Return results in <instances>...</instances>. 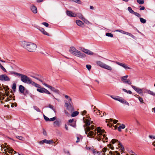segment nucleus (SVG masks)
Listing matches in <instances>:
<instances>
[{
  "mask_svg": "<svg viewBox=\"0 0 155 155\" xmlns=\"http://www.w3.org/2000/svg\"><path fill=\"white\" fill-rule=\"evenodd\" d=\"M87 119L84 120V117H83L84 122L85 123V125L87 127L85 128L84 130L85 133L87 135V137H91L94 134L95 137V138L97 139L98 141L101 140L103 142H104V138H105V140L107 139V137H106V135L103 134L105 133V131L104 130H102L100 127H97V129L94 130V133L93 131H90L91 130H93L94 128V126L92 125L90 127L89 126L91 124V119L90 117L88 115L86 116Z\"/></svg>",
  "mask_w": 155,
  "mask_h": 155,
  "instance_id": "nucleus-1",
  "label": "nucleus"
},
{
  "mask_svg": "<svg viewBox=\"0 0 155 155\" xmlns=\"http://www.w3.org/2000/svg\"><path fill=\"white\" fill-rule=\"evenodd\" d=\"M116 142H117V143L118 144V147L119 148V150L121 151V153L120 154L117 151H116L115 152H113L112 151L109 152V153L111 155H128L127 153L125 152H124V148L121 144L117 140L115 139H113L112 140L111 142L112 144H114Z\"/></svg>",
  "mask_w": 155,
  "mask_h": 155,
  "instance_id": "nucleus-2",
  "label": "nucleus"
},
{
  "mask_svg": "<svg viewBox=\"0 0 155 155\" xmlns=\"http://www.w3.org/2000/svg\"><path fill=\"white\" fill-rule=\"evenodd\" d=\"M21 46L28 51L34 52L37 48L36 45L33 43L24 41L22 43Z\"/></svg>",
  "mask_w": 155,
  "mask_h": 155,
  "instance_id": "nucleus-3",
  "label": "nucleus"
},
{
  "mask_svg": "<svg viewBox=\"0 0 155 155\" xmlns=\"http://www.w3.org/2000/svg\"><path fill=\"white\" fill-rule=\"evenodd\" d=\"M69 51L73 55L80 58H84L85 56V54L81 53L80 51L77 50L74 47H71Z\"/></svg>",
  "mask_w": 155,
  "mask_h": 155,
  "instance_id": "nucleus-4",
  "label": "nucleus"
},
{
  "mask_svg": "<svg viewBox=\"0 0 155 155\" xmlns=\"http://www.w3.org/2000/svg\"><path fill=\"white\" fill-rule=\"evenodd\" d=\"M96 64L101 67L107 69L109 71H111L112 68L110 66L100 61H98L96 62Z\"/></svg>",
  "mask_w": 155,
  "mask_h": 155,
  "instance_id": "nucleus-5",
  "label": "nucleus"
},
{
  "mask_svg": "<svg viewBox=\"0 0 155 155\" xmlns=\"http://www.w3.org/2000/svg\"><path fill=\"white\" fill-rule=\"evenodd\" d=\"M18 77H21V81L25 83L28 84L30 79L27 76L21 74H19Z\"/></svg>",
  "mask_w": 155,
  "mask_h": 155,
  "instance_id": "nucleus-6",
  "label": "nucleus"
},
{
  "mask_svg": "<svg viewBox=\"0 0 155 155\" xmlns=\"http://www.w3.org/2000/svg\"><path fill=\"white\" fill-rule=\"evenodd\" d=\"M71 99L70 98L69 99L68 103L67 102H65V107H67V108L71 112H72L74 110V108L73 106L72 105L71 103Z\"/></svg>",
  "mask_w": 155,
  "mask_h": 155,
  "instance_id": "nucleus-7",
  "label": "nucleus"
},
{
  "mask_svg": "<svg viewBox=\"0 0 155 155\" xmlns=\"http://www.w3.org/2000/svg\"><path fill=\"white\" fill-rule=\"evenodd\" d=\"M37 91L41 93H45V94H51V93L47 89L44 87H41V86L39 88H38L37 89Z\"/></svg>",
  "mask_w": 155,
  "mask_h": 155,
  "instance_id": "nucleus-8",
  "label": "nucleus"
},
{
  "mask_svg": "<svg viewBox=\"0 0 155 155\" xmlns=\"http://www.w3.org/2000/svg\"><path fill=\"white\" fill-rule=\"evenodd\" d=\"M10 79L6 74H2L0 75V80L2 81H9Z\"/></svg>",
  "mask_w": 155,
  "mask_h": 155,
  "instance_id": "nucleus-9",
  "label": "nucleus"
},
{
  "mask_svg": "<svg viewBox=\"0 0 155 155\" xmlns=\"http://www.w3.org/2000/svg\"><path fill=\"white\" fill-rule=\"evenodd\" d=\"M39 80L41 82L42 84L44 85L50 89L51 91L55 92H57V90L54 87L46 84L42 80Z\"/></svg>",
  "mask_w": 155,
  "mask_h": 155,
  "instance_id": "nucleus-10",
  "label": "nucleus"
},
{
  "mask_svg": "<svg viewBox=\"0 0 155 155\" xmlns=\"http://www.w3.org/2000/svg\"><path fill=\"white\" fill-rule=\"evenodd\" d=\"M4 151H5V153L6 154V155H7V152H8V153H9L13 154L16 153V152L15 151H14L12 149L10 148L9 147H8L7 148L5 149Z\"/></svg>",
  "mask_w": 155,
  "mask_h": 155,
  "instance_id": "nucleus-11",
  "label": "nucleus"
},
{
  "mask_svg": "<svg viewBox=\"0 0 155 155\" xmlns=\"http://www.w3.org/2000/svg\"><path fill=\"white\" fill-rule=\"evenodd\" d=\"M131 86L139 94H142L143 92L142 89L133 85Z\"/></svg>",
  "mask_w": 155,
  "mask_h": 155,
  "instance_id": "nucleus-12",
  "label": "nucleus"
},
{
  "mask_svg": "<svg viewBox=\"0 0 155 155\" xmlns=\"http://www.w3.org/2000/svg\"><path fill=\"white\" fill-rule=\"evenodd\" d=\"M116 99L117 101H118L122 103L125 104L128 106L130 105L129 104L127 101L121 97L117 96V99Z\"/></svg>",
  "mask_w": 155,
  "mask_h": 155,
  "instance_id": "nucleus-13",
  "label": "nucleus"
},
{
  "mask_svg": "<svg viewBox=\"0 0 155 155\" xmlns=\"http://www.w3.org/2000/svg\"><path fill=\"white\" fill-rule=\"evenodd\" d=\"M116 63L123 67V68H124L126 70H127V69H131V68H130V67H129L126 64H123V63H120V62H116Z\"/></svg>",
  "mask_w": 155,
  "mask_h": 155,
  "instance_id": "nucleus-14",
  "label": "nucleus"
},
{
  "mask_svg": "<svg viewBox=\"0 0 155 155\" xmlns=\"http://www.w3.org/2000/svg\"><path fill=\"white\" fill-rule=\"evenodd\" d=\"M67 15L71 17H75L77 16V14L73 13L72 12L67 10L66 12Z\"/></svg>",
  "mask_w": 155,
  "mask_h": 155,
  "instance_id": "nucleus-15",
  "label": "nucleus"
},
{
  "mask_svg": "<svg viewBox=\"0 0 155 155\" xmlns=\"http://www.w3.org/2000/svg\"><path fill=\"white\" fill-rule=\"evenodd\" d=\"M81 50L84 53L89 55H92L93 54V53L92 51L87 49H85L84 48H82Z\"/></svg>",
  "mask_w": 155,
  "mask_h": 155,
  "instance_id": "nucleus-16",
  "label": "nucleus"
},
{
  "mask_svg": "<svg viewBox=\"0 0 155 155\" xmlns=\"http://www.w3.org/2000/svg\"><path fill=\"white\" fill-rule=\"evenodd\" d=\"M76 23L79 26L83 28L84 26V23L81 21L79 20H77L76 21Z\"/></svg>",
  "mask_w": 155,
  "mask_h": 155,
  "instance_id": "nucleus-17",
  "label": "nucleus"
},
{
  "mask_svg": "<svg viewBox=\"0 0 155 155\" xmlns=\"http://www.w3.org/2000/svg\"><path fill=\"white\" fill-rule=\"evenodd\" d=\"M61 125V121L59 120H56L54 122V127H59Z\"/></svg>",
  "mask_w": 155,
  "mask_h": 155,
  "instance_id": "nucleus-18",
  "label": "nucleus"
},
{
  "mask_svg": "<svg viewBox=\"0 0 155 155\" xmlns=\"http://www.w3.org/2000/svg\"><path fill=\"white\" fill-rule=\"evenodd\" d=\"M38 29L44 35L48 36L49 35V34L48 33H47L46 31H45L44 28H38Z\"/></svg>",
  "mask_w": 155,
  "mask_h": 155,
  "instance_id": "nucleus-19",
  "label": "nucleus"
},
{
  "mask_svg": "<svg viewBox=\"0 0 155 155\" xmlns=\"http://www.w3.org/2000/svg\"><path fill=\"white\" fill-rule=\"evenodd\" d=\"M25 88L22 85H20L19 87V91L21 93L23 94L24 93Z\"/></svg>",
  "mask_w": 155,
  "mask_h": 155,
  "instance_id": "nucleus-20",
  "label": "nucleus"
},
{
  "mask_svg": "<svg viewBox=\"0 0 155 155\" xmlns=\"http://www.w3.org/2000/svg\"><path fill=\"white\" fill-rule=\"evenodd\" d=\"M31 9L32 12L34 13H36L37 12V8L35 6L32 5Z\"/></svg>",
  "mask_w": 155,
  "mask_h": 155,
  "instance_id": "nucleus-21",
  "label": "nucleus"
},
{
  "mask_svg": "<svg viewBox=\"0 0 155 155\" xmlns=\"http://www.w3.org/2000/svg\"><path fill=\"white\" fill-rule=\"evenodd\" d=\"M94 111L95 114H96L97 115H100L101 114L99 110H98L95 107H94Z\"/></svg>",
  "mask_w": 155,
  "mask_h": 155,
  "instance_id": "nucleus-22",
  "label": "nucleus"
},
{
  "mask_svg": "<svg viewBox=\"0 0 155 155\" xmlns=\"http://www.w3.org/2000/svg\"><path fill=\"white\" fill-rule=\"evenodd\" d=\"M128 75H126L125 76L122 77L121 78V80L123 82L125 83L126 82L127 79L128 78Z\"/></svg>",
  "mask_w": 155,
  "mask_h": 155,
  "instance_id": "nucleus-23",
  "label": "nucleus"
},
{
  "mask_svg": "<svg viewBox=\"0 0 155 155\" xmlns=\"http://www.w3.org/2000/svg\"><path fill=\"white\" fill-rule=\"evenodd\" d=\"M43 141L45 143L47 144H50L51 143H54L52 140H48L46 139H45L43 140Z\"/></svg>",
  "mask_w": 155,
  "mask_h": 155,
  "instance_id": "nucleus-24",
  "label": "nucleus"
},
{
  "mask_svg": "<svg viewBox=\"0 0 155 155\" xmlns=\"http://www.w3.org/2000/svg\"><path fill=\"white\" fill-rule=\"evenodd\" d=\"M125 127V126L124 124H122L121 126H120L118 127V130L119 131H121V129H124Z\"/></svg>",
  "mask_w": 155,
  "mask_h": 155,
  "instance_id": "nucleus-25",
  "label": "nucleus"
},
{
  "mask_svg": "<svg viewBox=\"0 0 155 155\" xmlns=\"http://www.w3.org/2000/svg\"><path fill=\"white\" fill-rule=\"evenodd\" d=\"M9 74H14L17 76H18L19 75L20 73H18L17 72H15L13 71H9Z\"/></svg>",
  "mask_w": 155,
  "mask_h": 155,
  "instance_id": "nucleus-26",
  "label": "nucleus"
},
{
  "mask_svg": "<svg viewBox=\"0 0 155 155\" xmlns=\"http://www.w3.org/2000/svg\"><path fill=\"white\" fill-rule=\"evenodd\" d=\"M79 114V112L77 111L74 112L71 115V116L72 117H74L77 116Z\"/></svg>",
  "mask_w": 155,
  "mask_h": 155,
  "instance_id": "nucleus-27",
  "label": "nucleus"
},
{
  "mask_svg": "<svg viewBox=\"0 0 155 155\" xmlns=\"http://www.w3.org/2000/svg\"><path fill=\"white\" fill-rule=\"evenodd\" d=\"M127 10L131 14H133L134 13V11L130 7H128Z\"/></svg>",
  "mask_w": 155,
  "mask_h": 155,
  "instance_id": "nucleus-28",
  "label": "nucleus"
},
{
  "mask_svg": "<svg viewBox=\"0 0 155 155\" xmlns=\"http://www.w3.org/2000/svg\"><path fill=\"white\" fill-rule=\"evenodd\" d=\"M147 93L152 95L155 96V93H154L153 91L150 90H148L147 91Z\"/></svg>",
  "mask_w": 155,
  "mask_h": 155,
  "instance_id": "nucleus-29",
  "label": "nucleus"
},
{
  "mask_svg": "<svg viewBox=\"0 0 155 155\" xmlns=\"http://www.w3.org/2000/svg\"><path fill=\"white\" fill-rule=\"evenodd\" d=\"M140 22L144 24L146 23V19H143V18H140Z\"/></svg>",
  "mask_w": 155,
  "mask_h": 155,
  "instance_id": "nucleus-30",
  "label": "nucleus"
},
{
  "mask_svg": "<svg viewBox=\"0 0 155 155\" xmlns=\"http://www.w3.org/2000/svg\"><path fill=\"white\" fill-rule=\"evenodd\" d=\"M48 107L52 109L54 112L55 113H56V110L53 106L51 104H49L48 105Z\"/></svg>",
  "mask_w": 155,
  "mask_h": 155,
  "instance_id": "nucleus-31",
  "label": "nucleus"
},
{
  "mask_svg": "<svg viewBox=\"0 0 155 155\" xmlns=\"http://www.w3.org/2000/svg\"><path fill=\"white\" fill-rule=\"evenodd\" d=\"M77 16L81 20L84 18L83 15L81 13H78L77 15Z\"/></svg>",
  "mask_w": 155,
  "mask_h": 155,
  "instance_id": "nucleus-32",
  "label": "nucleus"
},
{
  "mask_svg": "<svg viewBox=\"0 0 155 155\" xmlns=\"http://www.w3.org/2000/svg\"><path fill=\"white\" fill-rule=\"evenodd\" d=\"M70 1H73L76 3H77L78 4H81V2L80 0H69Z\"/></svg>",
  "mask_w": 155,
  "mask_h": 155,
  "instance_id": "nucleus-33",
  "label": "nucleus"
},
{
  "mask_svg": "<svg viewBox=\"0 0 155 155\" xmlns=\"http://www.w3.org/2000/svg\"><path fill=\"white\" fill-rule=\"evenodd\" d=\"M137 1L140 5L143 4L144 3L143 0H137Z\"/></svg>",
  "mask_w": 155,
  "mask_h": 155,
  "instance_id": "nucleus-34",
  "label": "nucleus"
},
{
  "mask_svg": "<svg viewBox=\"0 0 155 155\" xmlns=\"http://www.w3.org/2000/svg\"><path fill=\"white\" fill-rule=\"evenodd\" d=\"M16 87V84L15 83H14L12 84V88L14 91H15Z\"/></svg>",
  "mask_w": 155,
  "mask_h": 155,
  "instance_id": "nucleus-35",
  "label": "nucleus"
},
{
  "mask_svg": "<svg viewBox=\"0 0 155 155\" xmlns=\"http://www.w3.org/2000/svg\"><path fill=\"white\" fill-rule=\"evenodd\" d=\"M123 91H124L127 93L128 94H132V92L130 91H127L126 89H123Z\"/></svg>",
  "mask_w": 155,
  "mask_h": 155,
  "instance_id": "nucleus-36",
  "label": "nucleus"
},
{
  "mask_svg": "<svg viewBox=\"0 0 155 155\" xmlns=\"http://www.w3.org/2000/svg\"><path fill=\"white\" fill-rule=\"evenodd\" d=\"M0 68H1L4 72H6L7 71L6 69L4 68V67L0 63Z\"/></svg>",
  "mask_w": 155,
  "mask_h": 155,
  "instance_id": "nucleus-37",
  "label": "nucleus"
},
{
  "mask_svg": "<svg viewBox=\"0 0 155 155\" xmlns=\"http://www.w3.org/2000/svg\"><path fill=\"white\" fill-rule=\"evenodd\" d=\"M106 35L107 36L110 37H113V35L112 34L110 33H106Z\"/></svg>",
  "mask_w": 155,
  "mask_h": 155,
  "instance_id": "nucleus-38",
  "label": "nucleus"
},
{
  "mask_svg": "<svg viewBox=\"0 0 155 155\" xmlns=\"http://www.w3.org/2000/svg\"><path fill=\"white\" fill-rule=\"evenodd\" d=\"M29 81H30L28 82V84H31L32 85L34 86L35 83L32 81L31 79H30Z\"/></svg>",
  "mask_w": 155,
  "mask_h": 155,
  "instance_id": "nucleus-39",
  "label": "nucleus"
},
{
  "mask_svg": "<svg viewBox=\"0 0 155 155\" xmlns=\"http://www.w3.org/2000/svg\"><path fill=\"white\" fill-rule=\"evenodd\" d=\"M124 34L129 35L132 38H133L134 37V36L133 35H132L131 34L128 32H125L124 33Z\"/></svg>",
  "mask_w": 155,
  "mask_h": 155,
  "instance_id": "nucleus-40",
  "label": "nucleus"
},
{
  "mask_svg": "<svg viewBox=\"0 0 155 155\" xmlns=\"http://www.w3.org/2000/svg\"><path fill=\"white\" fill-rule=\"evenodd\" d=\"M109 121L110 122H112L113 121V123L114 124H116L118 121L117 120H113V119H110V120H109Z\"/></svg>",
  "mask_w": 155,
  "mask_h": 155,
  "instance_id": "nucleus-41",
  "label": "nucleus"
},
{
  "mask_svg": "<svg viewBox=\"0 0 155 155\" xmlns=\"http://www.w3.org/2000/svg\"><path fill=\"white\" fill-rule=\"evenodd\" d=\"M137 96L138 95H137L136 97H137ZM137 97L138 98L139 100V101H140V102L141 103H143V99L141 97Z\"/></svg>",
  "mask_w": 155,
  "mask_h": 155,
  "instance_id": "nucleus-42",
  "label": "nucleus"
},
{
  "mask_svg": "<svg viewBox=\"0 0 155 155\" xmlns=\"http://www.w3.org/2000/svg\"><path fill=\"white\" fill-rule=\"evenodd\" d=\"M33 107L34 109L36 110L37 111L39 112H41L40 110L39 109L37 106H34Z\"/></svg>",
  "mask_w": 155,
  "mask_h": 155,
  "instance_id": "nucleus-43",
  "label": "nucleus"
},
{
  "mask_svg": "<svg viewBox=\"0 0 155 155\" xmlns=\"http://www.w3.org/2000/svg\"><path fill=\"white\" fill-rule=\"evenodd\" d=\"M82 20L85 23L87 24H88L89 23V21L87 20L84 17L83 18V19H82Z\"/></svg>",
  "mask_w": 155,
  "mask_h": 155,
  "instance_id": "nucleus-44",
  "label": "nucleus"
},
{
  "mask_svg": "<svg viewBox=\"0 0 155 155\" xmlns=\"http://www.w3.org/2000/svg\"><path fill=\"white\" fill-rule=\"evenodd\" d=\"M133 14L135 16L138 17H140L141 16L140 15L139 13L137 12H134V13H133Z\"/></svg>",
  "mask_w": 155,
  "mask_h": 155,
  "instance_id": "nucleus-45",
  "label": "nucleus"
},
{
  "mask_svg": "<svg viewBox=\"0 0 155 155\" xmlns=\"http://www.w3.org/2000/svg\"><path fill=\"white\" fill-rule=\"evenodd\" d=\"M86 67L89 71L90 70L91 68V66L89 64L86 65Z\"/></svg>",
  "mask_w": 155,
  "mask_h": 155,
  "instance_id": "nucleus-46",
  "label": "nucleus"
},
{
  "mask_svg": "<svg viewBox=\"0 0 155 155\" xmlns=\"http://www.w3.org/2000/svg\"><path fill=\"white\" fill-rule=\"evenodd\" d=\"M16 137L17 138L21 140H22L24 139V138L21 136H16Z\"/></svg>",
  "mask_w": 155,
  "mask_h": 155,
  "instance_id": "nucleus-47",
  "label": "nucleus"
},
{
  "mask_svg": "<svg viewBox=\"0 0 155 155\" xmlns=\"http://www.w3.org/2000/svg\"><path fill=\"white\" fill-rule=\"evenodd\" d=\"M108 147H109L112 150H113L114 149V147L113 146H112V144L110 143L108 145Z\"/></svg>",
  "mask_w": 155,
  "mask_h": 155,
  "instance_id": "nucleus-48",
  "label": "nucleus"
},
{
  "mask_svg": "<svg viewBox=\"0 0 155 155\" xmlns=\"http://www.w3.org/2000/svg\"><path fill=\"white\" fill-rule=\"evenodd\" d=\"M43 117H44V118L45 120L46 121H49V119L48 117H47L45 116L44 114L43 115Z\"/></svg>",
  "mask_w": 155,
  "mask_h": 155,
  "instance_id": "nucleus-49",
  "label": "nucleus"
},
{
  "mask_svg": "<svg viewBox=\"0 0 155 155\" xmlns=\"http://www.w3.org/2000/svg\"><path fill=\"white\" fill-rule=\"evenodd\" d=\"M108 95L110 97H111L113 99L116 100V99H117V97H116L114 96H112V95Z\"/></svg>",
  "mask_w": 155,
  "mask_h": 155,
  "instance_id": "nucleus-50",
  "label": "nucleus"
},
{
  "mask_svg": "<svg viewBox=\"0 0 155 155\" xmlns=\"http://www.w3.org/2000/svg\"><path fill=\"white\" fill-rule=\"evenodd\" d=\"M125 83L128 84L130 85H131V81L130 80H127L126 82H125Z\"/></svg>",
  "mask_w": 155,
  "mask_h": 155,
  "instance_id": "nucleus-51",
  "label": "nucleus"
},
{
  "mask_svg": "<svg viewBox=\"0 0 155 155\" xmlns=\"http://www.w3.org/2000/svg\"><path fill=\"white\" fill-rule=\"evenodd\" d=\"M56 117H54L52 118H51L49 119V121H53L55 120L56 119Z\"/></svg>",
  "mask_w": 155,
  "mask_h": 155,
  "instance_id": "nucleus-52",
  "label": "nucleus"
},
{
  "mask_svg": "<svg viewBox=\"0 0 155 155\" xmlns=\"http://www.w3.org/2000/svg\"><path fill=\"white\" fill-rule=\"evenodd\" d=\"M42 24L44 25L46 27H48L49 25V24L45 22H43L42 23Z\"/></svg>",
  "mask_w": 155,
  "mask_h": 155,
  "instance_id": "nucleus-53",
  "label": "nucleus"
},
{
  "mask_svg": "<svg viewBox=\"0 0 155 155\" xmlns=\"http://www.w3.org/2000/svg\"><path fill=\"white\" fill-rule=\"evenodd\" d=\"M116 31H118L119 32H121L122 33L124 34V33L126 32L123 31V30H120V29L117 30Z\"/></svg>",
  "mask_w": 155,
  "mask_h": 155,
  "instance_id": "nucleus-54",
  "label": "nucleus"
},
{
  "mask_svg": "<svg viewBox=\"0 0 155 155\" xmlns=\"http://www.w3.org/2000/svg\"><path fill=\"white\" fill-rule=\"evenodd\" d=\"M34 86L38 88H39L40 87H41V85L36 83H35Z\"/></svg>",
  "mask_w": 155,
  "mask_h": 155,
  "instance_id": "nucleus-55",
  "label": "nucleus"
},
{
  "mask_svg": "<svg viewBox=\"0 0 155 155\" xmlns=\"http://www.w3.org/2000/svg\"><path fill=\"white\" fill-rule=\"evenodd\" d=\"M86 113L87 111L85 110L83 111V112H81V114L83 115H84L85 114H86Z\"/></svg>",
  "mask_w": 155,
  "mask_h": 155,
  "instance_id": "nucleus-56",
  "label": "nucleus"
},
{
  "mask_svg": "<svg viewBox=\"0 0 155 155\" xmlns=\"http://www.w3.org/2000/svg\"><path fill=\"white\" fill-rule=\"evenodd\" d=\"M149 137L151 139H155V136H153V135H149Z\"/></svg>",
  "mask_w": 155,
  "mask_h": 155,
  "instance_id": "nucleus-57",
  "label": "nucleus"
},
{
  "mask_svg": "<svg viewBox=\"0 0 155 155\" xmlns=\"http://www.w3.org/2000/svg\"><path fill=\"white\" fill-rule=\"evenodd\" d=\"M107 150V148L106 147H104L102 149V152L104 153H105L106 152Z\"/></svg>",
  "mask_w": 155,
  "mask_h": 155,
  "instance_id": "nucleus-58",
  "label": "nucleus"
},
{
  "mask_svg": "<svg viewBox=\"0 0 155 155\" xmlns=\"http://www.w3.org/2000/svg\"><path fill=\"white\" fill-rule=\"evenodd\" d=\"M140 7H141L140 8V10H144L145 9V8L144 7V6H142L141 7V6H140Z\"/></svg>",
  "mask_w": 155,
  "mask_h": 155,
  "instance_id": "nucleus-59",
  "label": "nucleus"
},
{
  "mask_svg": "<svg viewBox=\"0 0 155 155\" xmlns=\"http://www.w3.org/2000/svg\"><path fill=\"white\" fill-rule=\"evenodd\" d=\"M77 140L76 141V142L77 143H78L80 141V139L79 138V137H77Z\"/></svg>",
  "mask_w": 155,
  "mask_h": 155,
  "instance_id": "nucleus-60",
  "label": "nucleus"
},
{
  "mask_svg": "<svg viewBox=\"0 0 155 155\" xmlns=\"http://www.w3.org/2000/svg\"><path fill=\"white\" fill-rule=\"evenodd\" d=\"M0 147H1V151H2L3 149H4L5 148V147L3 145L1 146Z\"/></svg>",
  "mask_w": 155,
  "mask_h": 155,
  "instance_id": "nucleus-61",
  "label": "nucleus"
},
{
  "mask_svg": "<svg viewBox=\"0 0 155 155\" xmlns=\"http://www.w3.org/2000/svg\"><path fill=\"white\" fill-rule=\"evenodd\" d=\"M73 121H74V119H72L69 120L68 121V122H69V123H70L73 122Z\"/></svg>",
  "mask_w": 155,
  "mask_h": 155,
  "instance_id": "nucleus-62",
  "label": "nucleus"
},
{
  "mask_svg": "<svg viewBox=\"0 0 155 155\" xmlns=\"http://www.w3.org/2000/svg\"><path fill=\"white\" fill-rule=\"evenodd\" d=\"M43 134L44 135H46L47 134H46V131L44 130H43Z\"/></svg>",
  "mask_w": 155,
  "mask_h": 155,
  "instance_id": "nucleus-63",
  "label": "nucleus"
},
{
  "mask_svg": "<svg viewBox=\"0 0 155 155\" xmlns=\"http://www.w3.org/2000/svg\"><path fill=\"white\" fill-rule=\"evenodd\" d=\"M65 128L66 130H68V127L66 124H65Z\"/></svg>",
  "mask_w": 155,
  "mask_h": 155,
  "instance_id": "nucleus-64",
  "label": "nucleus"
}]
</instances>
